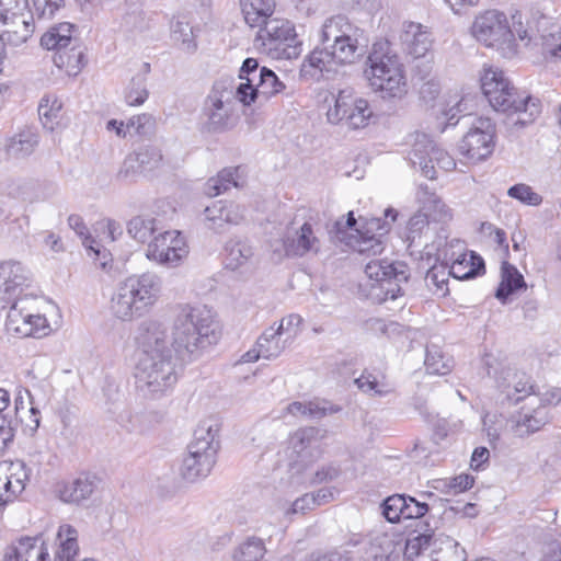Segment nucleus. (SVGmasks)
<instances>
[{
    "mask_svg": "<svg viewBox=\"0 0 561 561\" xmlns=\"http://www.w3.org/2000/svg\"><path fill=\"white\" fill-rule=\"evenodd\" d=\"M136 343L141 352L134 369L137 392L149 399L168 394L179 379L168 328L159 320H145L139 324Z\"/></svg>",
    "mask_w": 561,
    "mask_h": 561,
    "instance_id": "nucleus-1",
    "label": "nucleus"
},
{
    "mask_svg": "<svg viewBox=\"0 0 561 561\" xmlns=\"http://www.w3.org/2000/svg\"><path fill=\"white\" fill-rule=\"evenodd\" d=\"M215 317L205 306L182 305L172 327V344L184 356H198L203 350L218 340Z\"/></svg>",
    "mask_w": 561,
    "mask_h": 561,
    "instance_id": "nucleus-2",
    "label": "nucleus"
},
{
    "mask_svg": "<svg viewBox=\"0 0 561 561\" xmlns=\"http://www.w3.org/2000/svg\"><path fill=\"white\" fill-rule=\"evenodd\" d=\"M365 71L370 89L382 100H402L409 91L404 65L389 51L387 37L373 43Z\"/></svg>",
    "mask_w": 561,
    "mask_h": 561,
    "instance_id": "nucleus-3",
    "label": "nucleus"
},
{
    "mask_svg": "<svg viewBox=\"0 0 561 561\" xmlns=\"http://www.w3.org/2000/svg\"><path fill=\"white\" fill-rule=\"evenodd\" d=\"M218 430L211 421H203L194 432V438L187 447V455L180 467V476L187 482L206 478L216 463L219 448Z\"/></svg>",
    "mask_w": 561,
    "mask_h": 561,
    "instance_id": "nucleus-4",
    "label": "nucleus"
},
{
    "mask_svg": "<svg viewBox=\"0 0 561 561\" xmlns=\"http://www.w3.org/2000/svg\"><path fill=\"white\" fill-rule=\"evenodd\" d=\"M242 89L225 82H216L205 102L206 125L210 131H226L233 128L239 119L238 103L251 105L250 95Z\"/></svg>",
    "mask_w": 561,
    "mask_h": 561,
    "instance_id": "nucleus-5",
    "label": "nucleus"
},
{
    "mask_svg": "<svg viewBox=\"0 0 561 561\" xmlns=\"http://www.w3.org/2000/svg\"><path fill=\"white\" fill-rule=\"evenodd\" d=\"M480 81L483 94L495 111L513 114L528 110L530 96L518 92L502 70L484 68Z\"/></svg>",
    "mask_w": 561,
    "mask_h": 561,
    "instance_id": "nucleus-6",
    "label": "nucleus"
},
{
    "mask_svg": "<svg viewBox=\"0 0 561 561\" xmlns=\"http://www.w3.org/2000/svg\"><path fill=\"white\" fill-rule=\"evenodd\" d=\"M41 301L42 297L33 299L32 302L26 299L9 302L11 306L5 319L8 334L15 337L47 336L51 328L46 317L39 312Z\"/></svg>",
    "mask_w": 561,
    "mask_h": 561,
    "instance_id": "nucleus-7",
    "label": "nucleus"
},
{
    "mask_svg": "<svg viewBox=\"0 0 561 561\" xmlns=\"http://www.w3.org/2000/svg\"><path fill=\"white\" fill-rule=\"evenodd\" d=\"M334 103L328 108L329 123L342 124L350 129H360L369 125L374 112L369 102L358 96L353 89L345 88L333 96Z\"/></svg>",
    "mask_w": 561,
    "mask_h": 561,
    "instance_id": "nucleus-8",
    "label": "nucleus"
},
{
    "mask_svg": "<svg viewBox=\"0 0 561 561\" xmlns=\"http://www.w3.org/2000/svg\"><path fill=\"white\" fill-rule=\"evenodd\" d=\"M41 298L38 287L34 284L32 273L19 261L0 263V300L9 304L15 300Z\"/></svg>",
    "mask_w": 561,
    "mask_h": 561,
    "instance_id": "nucleus-9",
    "label": "nucleus"
},
{
    "mask_svg": "<svg viewBox=\"0 0 561 561\" xmlns=\"http://www.w3.org/2000/svg\"><path fill=\"white\" fill-rule=\"evenodd\" d=\"M488 376L494 377L497 387L506 394V398L518 403L522 400L529 401L534 392V385L526 375L517 374L492 353H485L482 358Z\"/></svg>",
    "mask_w": 561,
    "mask_h": 561,
    "instance_id": "nucleus-10",
    "label": "nucleus"
},
{
    "mask_svg": "<svg viewBox=\"0 0 561 561\" xmlns=\"http://www.w3.org/2000/svg\"><path fill=\"white\" fill-rule=\"evenodd\" d=\"M190 252L186 238L179 230H164L148 243L145 256L160 266L173 268L182 264Z\"/></svg>",
    "mask_w": 561,
    "mask_h": 561,
    "instance_id": "nucleus-11",
    "label": "nucleus"
},
{
    "mask_svg": "<svg viewBox=\"0 0 561 561\" xmlns=\"http://www.w3.org/2000/svg\"><path fill=\"white\" fill-rule=\"evenodd\" d=\"M397 218V211L392 208L385 210V219L373 217L366 219L360 229H355L348 244L358 253L375 256L385 250V237L390 230V225Z\"/></svg>",
    "mask_w": 561,
    "mask_h": 561,
    "instance_id": "nucleus-12",
    "label": "nucleus"
},
{
    "mask_svg": "<svg viewBox=\"0 0 561 561\" xmlns=\"http://www.w3.org/2000/svg\"><path fill=\"white\" fill-rule=\"evenodd\" d=\"M409 161L431 180L436 178L435 164L444 171H453L456 168L455 159L424 134L416 137L409 152Z\"/></svg>",
    "mask_w": 561,
    "mask_h": 561,
    "instance_id": "nucleus-13",
    "label": "nucleus"
},
{
    "mask_svg": "<svg viewBox=\"0 0 561 561\" xmlns=\"http://www.w3.org/2000/svg\"><path fill=\"white\" fill-rule=\"evenodd\" d=\"M494 137L495 126L492 121L486 117H477L461 139L459 151L471 161H482L493 152Z\"/></svg>",
    "mask_w": 561,
    "mask_h": 561,
    "instance_id": "nucleus-14",
    "label": "nucleus"
},
{
    "mask_svg": "<svg viewBox=\"0 0 561 561\" xmlns=\"http://www.w3.org/2000/svg\"><path fill=\"white\" fill-rule=\"evenodd\" d=\"M365 274L383 293L382 301L396 300L402 295L399 282L407 280L408 276L402 264H394L387 260H371L365 265Z\"/></svg>",
    "mask_w": 561,
    "mask_h": 561,
    "instance_id": "nucleus-15",
    "label": "nucleus"
},
{
    "mask_svg": "<svg viewBox=\"0 0 561 561\" xmlns=\"http://www.w3.org/2000/svg\"><path fill=\"white\" fill-rule=\"evenodd\" d=\"M320 229L310 221H294L283 236V247L287 255L302 257L308 253H318L321 249Z\"/></svg>",
    "mask_w": 561,
    "mask_h": 561,
    "instance_id": "nucleus-16",
    "label": "nucleus"
},
{
    "mask_svg": "<svg viewBox=\"0 0 561 561\" xmlns=\"http://www.w3.org/2000/svg\"><path fill=\"white\" fill-rule=\"evenodd\" d=\"M31 469L22 460L0 462V512L25 490Z\"/></svg>",
    "mask_w": 561,
    "mask_h": 561,
    "instance_id": "nucleus-17",
    "label": "nucleus"
},
{
    "mask_svg": "<svg viewBox=\"0 0 561 561\" xmlns=\"http://www.w3.org/2000/svg\"><path fill=\"white\" fill-rule=\"evenodd\" d=\"M117 285L151 309L160 297L162 280L156 273L145 272L130 275Z\"/></svg>",
    "mask_w": 561,
    "mask_h": 561,
    "instance_id": "nucleus-18",
    "label": "nucleus"
},
{
    "mask_svg": "<svg viewBox=\"0 0 561 561\" xmlns=\"http://www.w3.org/2000/svg\"><path fill=\"white\" fill-rule=\"evenodd\" d=\"M27 0H0V24L4 26L0 30V35H15L20 32H33L30 28L33 21L28 12Z\"/></svg>",
    "mask_w": 561,
    "mask_h": 561,
    "instance_id": "nucleus-19",
    "label": "nucleus"
},
{
    "mask_svg": "<svg viewBox=\"0 0 561 561\" xmlns=\"http://www.w3.org/2000/svg\"><path fill=\"white\" fill-rule=\"evenodd\" d=\"M324 433L313 426L302 427L293 433L288 439L289 448L296 455V461L308 465L319 455V444Z\"/></svg>",
    "mask_w": 561,
    "mask_h": 561,
    "instance_id": "nucleus-20",
    "label": "nucleus"
},
{
    "mask_svg": "<svg viewBox=\"0 0 561 561\" xmlns=\"http://www.w3.org/2000/svg\"><path fill=\"white\" fill-rule=\"evenodd\" d=\"M530 398L514 416L515 432L518 436H528L540 431L550 421L549 410Z\"/></svg>",
    "mask_w": 561,
    "mask_h": 561,
    "instance_id": "nucleus-21",
    "label": "nucleus"
},
{
    "mask_svg": "<svg viewBox=\"0 0 561 561\" xmlns=\"http://www.w3.org/2000/svg\"><path fill=\"white\" fill-rule=\"evenodd\" d=\"M99 479L95 474L80 473L71 481H62L56 485L57 497L67 504H81L90 499L98 486Z\"/></svg>",
    "mask_w": 561,
    "mask_h": 561,
    "instance_id": "nucleus-22",
    "label": "nucleus"
},
{
    "mask_svg": "<svg viewBox=\"0 0 561 561\" xmlns=\"http://www.w3.org/2000/svg\"><path fill=\"white\" fill-rule=\"evenodd\" d=\"M39 144V135L34 127L25 126L5 139L4 153L10 160H24L34 153Z\"/></svg>",
    "mask_w": 561,
    "mask_h": 561,
    "instance_id": "nucleus-23",
    "label": "nucleus"
},
{
    "mask_svg": "<svg viewBox=\"0 0 561 561\" xmlns=\"http://www.w3.org/2000/svg\"><path fill=\"white\" fill-rule=\"evenodd\" d=\"M432 522L423 520L424 529H415L403 542H397L399 550H403L407 561H415L433 547L434 533L437 528L435 519Z\"/></svg>",
    "mask_w": 561,
    "mask_h": 561,
    "instance_id": "nucleus-24",
    "label": "nucleus"
},
{
    "mask_svg": "<svg viewBox=\"0 0 561 561\" xmlns=\"http://www.w3.org/2000/svg\"><path fill=\"white\" fill-rule=\"evenodd\" d=\"M362 38L365 43H359L358 37H322V45L330 48L335 61L354 62L367 51V37Z\"/></svg>",
    "mask_w": 561,
    "mask_h": 561,
    "instance_id": "nucleus-25",
    "label": "nucleus"
},
{
    "mask_svg": "<svg viewBox=\"0 0 561 561\" xmlns=\"http://www.w3.org/2000/svg\"><path fill=\"white\" fill-rule=\"evenodd\" d=\"M149 310L138 299L116 285L110 299V311L115 319L129 322L142 317Z\"/></svg>",
    "mask_w": 561,
    "mask_h": 561,
    "instance_id": "nucleus-26",
    "label": "nucleus"
},
{
    "mask_svg": "<svg viewBox=\"0 0 561 561\" xmlns=\"http://www.w3.org/2000/svg\"><path fill=\"white\" fill-rule=\"evenodd\" d=\"M162 161L160 149L151 146L139 148L126 157L122 172L129 174L144 173L154 170Z\"/></svg>",
    "mask_w": 561,
    "mask_h": 561,
    "instance_id": "nucleus-27",
    "label": "nucleus"
},
{
    "mask_svg": "<svg viewBox=\"0 0 561 561\" xmlns=\"http://www.w3.org/2000/svg\"><path fill=\"white\" fill-rule=\"evenodd\" d=\"M78 530L69 525L62 524L59 526L56 535V549L54 559L51 561H78L79 557V542ZM94 561V560H84Z\"/></svg>",
    "mask_w": 561,
    "mask_h": 561,
    "instance_id": "nucleus-28",
    "label": "nucleus"
},
{
    "mask_svg": "<svg viewBox=\"0 0 561 561\" xmlns=\"http://www.w3.org/2000/svg\"><path fill=\"white\" fill-rule=\"evenodd\" d=\"M253 255V249L247 241L230 239L225 247V266L231 271H247Z\"/></svg>",
    "mask_w": 561,
    "mask_h": 561,
    "instance_id": "nucleus-29",
    "label": "nucleus"
},
{
    "mask_svg": "<svg viewBox=\"0 0 561 561\" xmlns=\"http://www.w3.org/2000/svg\"><path fill=\"white\" fill-rule=\"evenodd\" d=\"M472 35H507L508 19L499 10H486L472 24Z\"/></svg>",
    "mask_w": 561,
    "mask_h": 561,
    "instance_id": "nucleus-30",
    "label": "nucleus"
},
{
    "mask_svg": "<svg viewBox=\"0 0 561 561\" xmlns=\"http://www.w3.org/2000/svg\"><path fill=\"white\" fill-rule=\"evenodd\" d=\"M240 4L245 23L252 28H259L255 35H262L261 26L267 18L272 16L275 8V1L240 0Z\"/></svg>",
    "mask_w": 561,
    "mask_h": 561,
    "instance_id": "nucleus-31",
    "label": "nucleus"
},
{
    "mask_svg": "<svg viewBox=\"0 0 561 561\" xmlns=\"http://www.w3.org/2000/svg\"><path fill=\"white\" fill-rule=\"evenodd\" d=\"M283 325L267 328L256 340V346L261 351L262 358H277L286 348V341L282 340Z\"/></svg>",
    "mask_w": 561,
    "mask_h": 561,
    "instance_id": "nucleus-32",
    "label": "nucleus"
},
{
    "mask_svg": "<svg viewBox=\"0 0 561 561\" xmlns=\"http://www.w3.org/2000/svg\"><path fill=\"white\" fill-rule=\"evenodd\" d=\"M285 83L278 79L273 70L262 67L259 79L255 84L252 85L254 94L250 95L252 99L251 104L259 99H263L265 101L268 98L279 94L285 90Z\"/></svg>",
    "mask_w": 561,
    "mask_h": 561,
    "instance_id": "nucleus-33",
    "label": "nucleus"
},
{
    "mask_svg": "<svg viewBox=\"0 0 561 561\" xmlns=\"http://www.w3.org/2000/svg\"><path fill=\"white\" fill-rule=\"evenodd\" d=\"M417 198L423 204V210L428 215V218L438 222L451 220V209L438 196L430 193L427 187L420 186Z\"/></svg>",
    "mask_w": 561,
    "mask_h": 561,
    "instance_id": "nucleus-34",
    "label": "nucleus"
},
{
    "mask_svg": "<svg viewBox=\"0 0 561 561\" xmlns=\"http://www.w3.org/2000/svg\"><path fill=\"white\" fill-rule=\"evenodd\" d=\"M158 232V220L151 216H135L127 222V233L139 243H148Z\"/></svg>",
    "mask_w": 561,
    "mask_h": 561,
    "instance_id": "nucleus-35",
    "label": "nucleus"
},
{
    "mask_svg": "<svg viewBox=\"0 0 561 561\" xmlns=\"http://www.w3.org/2000/svg\"><path fill=\"white\" fill-rule=\"evenodd\" d=\"M484 270L482 257L473 251H467L449 266V274L456 279H470L478 276Z\"/></svg>",
    "mask_w": 561,
    "mask_h": 561,
    "instance_id": "nucleus-36",
    "label": "nucleus"
},
{
    "mask_svg": "<svg viewBox=\"0 0 561 561\" xmlns=\"http://www.w3.org/2000/svg\"><path fill=\"white\" fill-rule=\"evenodd\" d=\"M77 39L78 37H72L71 44L54 56V62L58 68H66L68 72L75 75L84 66V53Z\"/></svg>",
    "mask_w": 561,
    "mask_h": 561,
    "instance_id": "nucleus-37",
    "label": "nucleus"
},
{
    "mask_svg": "<svg viewBox=\"0 0 561 561\" xmlns=\"http://www.w3.org/2000/svg\"><path fill=\"white\" fill-rule=\"evenodd\" d=\"M501 277L502 279L496 289L495 297L502 302H505L507 297L515 290L526 287L523 275L514 265L507 262H503L502 264Z\"/></svg>",
    "mask_w": 561,
    "mask_h": 561,
    "instance_id": "nucleus-38",
    "label": "nucleus"
},
{
    "mask_svg": "<svg viewBox=\"0 0 561 561\" xmlns=\"http://www.w3.org/2000/svg\"><path fill=\"white\" fill-rule=\"evenodd\" d=\"M287 413L294 416H308L311 419H320L328 414H333L340 411V408L330 404L325 401H308L299 402L295 401L287 405Z\"/></svg>",
    "mask_w": 561,
    "mask_h": 561,
    "instance_id": "nucleus-39",
    "label": "nucleus"
},
{
    "mask_svg": "<svg viewBox=\"0 0 561 561\" xmlns=\"http://www.w3.org/2000/svg\"><path fill=\"white\" fill-rule=\"evenodd\" d=\"M240 167L222 169L216 176L206 182L205 193L213 197L225 193L232 186L238 187L240 185Z\"/></svg>",
    "mask_w": 561,
    "mask_h": 561,
    "instance_id": "nucleus-40",
    "label": "nucleus"
},
{
    "mask_svg": "<svg viewBox=\"0 0 561 561\" xmlns=\"http://www.w3.org/2000/svg\"><path fill=\"white\" fill-rule=\"evenodd\" d=\"M263 44L268 46L272 56L277 59H294L302 51L299 37H264Z\"/></svg>",
    "mask_w": 561,
    "mask_h": 561,
    "instance_id": "nucleus-41",
    "label": "nucleus"
},
{
    "mask_svg": "<svg viewBox=\"0 0 561 561\" xmlns=\"http://www.w3.org/2000/svg\"><path fill=\"white\" fill-rule=\"evenodd\" d=\"M68 225L71 229H73L82 239V244L84 245L87 253L90 257H100V266L105 268L110 262L108 253L105 250H101L99 247H95L96 242L91 237L87 234L88 229L82 220V218L78 215H70L68 217Z\"/></svg>",
    "mask_w": 561,
    "mask_h": 561,
    "instance_id": "nucleus-42",
    "label": "nucleus"
},
{
    "mask_svg": "<svg viewBox=\"0 0 561 561\" xmlns=\"http://www.w3.org/2000/svg\"><path fill=\"white\" fill-rule=\"evenodd\" d=\"M355 383L358 389L369 396L383 397L392 391V386L385 375H375L367 370L355 379Z\"/></svg>",
    "mask_w": 561,
    "mask_h": 561,
    "instance_id": "nucleus-43",
    "label": "nucleus"
},
{
    "mask_svg": "<svg viewBox=\"0 0 561 561\" xmlns=\"http://www.w3.org/2000/svg\"><path fill=\"white\" fill-rule=\"evenodd\" d=\"M61 101L55 95H45L38 105V115L42 124L49 130H55L61 118Z\"/></svg>",
    "mask_w": 561,
    "mask_h": 561,
    "instance_id": "nucleus-44",
    "label": "nucleus"
},
{
    "mask_svg": "<svg viewBox=\"0 0 561 561\" xmlns=\"http://www.w3.org/2000/svg\"><path fill=\"white\" fill-rule=\"evenodd\" d=\"M316 47L308 57V60L302 64L301 73L304 77L314 78L322 73L324 70H329V65L334 60L330 48Z\"/></svg>",
    "mask_w": 561,
    "mask_h": 561,
    "instance_id": "nucleus-45",
    "label": "nucleus"
},
{
    "mask_svg": "<svg viewBox=\"0 0 561 561\" xmlns=\"http://www.w3.org/2000/svg\"><path fill=\"white\" fill-rule=\"evenodd\" d=\"M425 368L432 375H446L453 368V359L444 354L438 345L426 346Z\"/></svg>",
    "mask_w": 561,
    "mask_h": 561,
    "instance_id": "nucleus-46",
    "label": "nucleus"
},
{
    "mask_svg": "<svg viewBox=\"0 0 561 561\" xmlns=\"http://www.w3.org/2000/svg\"><path fill=\"white\" fill-rule=\"evenodd\" d=\"M433 552L438 556V561H465V550L448 536L434 538Z\"/></svg>",
    "mask_w": 561,
    "mask_h": 561,
    "instance_id": "nucleus-47",
    "label": "nucleus"
},
{
    "mask_svg": "<svg viewBox=\"0 0 561 561\" xmlns=\"http://www.w3.org/2000/svg\"><path fill=\"white\" fill-rule=\"evenodd\" d=\"M22 557L26 561H51L48 548L41 538L21 537L18 539Z\"/></svg>",
    "mask_w": 561,
    "mask_h": 561,
    "instance_id": "nucleus-48",
    "label": "nucleus"
},
{
    "mask_svg": "<svg viewBox=\"0 0 561 561\" xmlns=\"http://www.w3.org/2000/svg\"><path fill=\"white\" fill-rule=\"evenodd\" d=\"M405 501L404 494H393L388 496L380 504L381 515L391 524L399 523L403 519Z\"/></svg>",
    "mask_w": 561,
    "mask_h": 561,
    "instance_id": "nucleus-49",
    "label": "nucleus"
},
{
    "mask_svg": "<svg viewBox=\"0 0 561 561\" xmlns=\"http://www.w3.org/2000/svg\"><path fill=\"white\" fill-rule=\"evenodd\" d=\"M531 35H561V24L538 10L530 12Z\"/></svg>",
    "mask_w": 561,
    "mask_h": 561,
    "instance_id": "nucleus-50",
    "label": "nucleus"
},
{
    "mask_svg": "<svg viewBox=\"0 0 561 561\" xmlns=\"http://www.w3.org/2000/svg\"><path fill=\"white\" fill-rule=\"evenodd\" d=\"M449 268L446 266H433L425 276L426 286L438 296H445L448 293Z\"/></svg>",
    "mask_w": 561,
    "mask_h": 561,
    "instance_id": "nucleus-51",
    "label": "nucleus"
},
{
    "mask_svg": "<svg viewBox=\"0 0 561 561\" xmlns=\"http://www.w3.org/2000/svg\"><path fill=\"white\" fill-rule=\"evenodd\" d=\"M405 507L403 519H414L415 520V529H424L423 520L431 522V516L428 513V505L424 502L416 501L412 496H405Z\"/></svg>",
    "mask_w": 561,
    "mask_h": 561,
    "instance_id": "nucleus-52",
    "label": "nucleus"
},
{
    "mask_svg": "<svg viewBox=\"0 0 561 561\" xmlns=\"http://www.w3.org/2000/svg\"><path fill=\"white\" fill-rule=\"evenodd\" d=\"M265 553L264 543L259 538H250L239 546L233 554L236 561H259Z\"/></svg>",
    "mask_w": 561,
    "mask_h": 561,
    "instance_id": "nucleus-53",
    "label": "nucleus"
},
{
    "mask_svg": "<svg viewBox=\"0 0 561 561\" xmlns=\"http://www.w3.org/2000/svg\"><path fill=\"white\" fill-rule=\"evenodd\" d=\"M468 250L466 249L465 242L459 239H451L447 241L444 247L437 249V260L443 262L442 266H449L454 262H458L459 257L465 254Z\"/></svg>",
    "mask_w": 561,
    "mask_h": 561,
    "instance_id": "nucleus-54",
    "label": "nucleus"
},
{
    "mask_svg": "<svg viewBox=\"0 0 561 561\" xmlns=\"http://www.w3.org/2000/svg\"><path fill=\"white\" fill-rule=\"evenodd\" d=\"M149 92L146 85V77L137 76L134 77L126 88L125 102L129 106H138L145 103L148 99Z\"/></svg>",
    "mask_w": 561,
    "mask_h": 561,
    "instance_id": "nucleus-55",
    "label": "nucleus"
},
{
    "mask_svg": "<svg viewBox=\"0 0 561 561\" xmlns=\"http://www.w3.org/2000/svg\"><path fill=\"white\" fill-rule=\"evenodd\" d=\"M325 499V493L323 491H319L317 494L306 493L301 497L295 500L291 505L286 510L285 514L287 516L294 514H305L308 511L314 510L317 506L323 503Z\"/></svg>",
    "mask_w": 561,
    "mask_h": 561,
    "instance_id": "nucleus-56",
    "label": "nucleus"
},
{
    "mask_svg": "<svg viewBox=\"0 0 561 561\" xmlns=\"http://www.w3.org/2000/svg\"><path fill=\"white\" fill-rule=\"evenodd\" d=\"M261 75V68L259 62L254 58H247L240 69L239 78L242 80L234 89H242L243 91L253 92L252 85L255 84L259 76ZM252 93L251 95H253Z\"/></svg>",
    "mask_w": 561,
    "mask_h": 561,
    "instance_id": "nucleus-57",
    "label": "nucleus"
},
{
    "mask_svg": "<svg viewBox=\"0 0 561 561\" xmlns=\"http://www.w3.org/2000/svg\"><path fill=\"white\" fill-rule=\"evenodd\" d=\"M355 30L346 15L336 14L324 21L322 35H351Z\"/></svg>",
    "mask_w": 561,
    "mask_h": 561,
    "instance_id": "nucleus-58",
    "label": "nucleus"
},
{
    "mask_svg": "<svg viewBox=\"0 0 561 561\" xmlns=\"http://www.w3.org/2000/svg\"><path fill=\"white\" fill-rule=\"evenodd\" d=\"M483 45L495 48L504 58H512L518 51L516 37H483Z\"/></svg>",
    "mask_w": 561,
    "mask_h": 561,
    "instance_id": "nucleus-59",
    "label": "nucleus"
},
{
    "mask_svg": "<svg viewBox=\"0 0 561 561\" xmlns=\"http://www.w3.org/2000/svg\"><path fill=\"white\" fill-rule=\"evenodd\" d=\"M507 195L523 204L538 206L542 203V197L536 193L529 185L519 183L511 186Z\"/></svg>",
    "mask_w": 561,
    "mask_h": 561,
    "instance_id": "nucleus-60",
    "label": "nucleus"
},
{
    "mask_svg": "<svg viewBox=\"0 0 561 561\" xmlns=\"http://www.w3.org/2000/svg\"><path fill=\"white\" fill-rule=\"evenodd\" d=\"M206 220L209 222L208 227L217 232L225 230L229 225L225 219V201L214 202L205 209Z\"/></svg>",
    "mask_w": 561,
    "mask_h": 561,
    "instance_id": "nucleus-61",
    "label": "nucleus"
},
{
    "mask_svg": "<svg viewBox=\"0 0 561 561\" xmlns=\"http://www.w3.org/2000/svg\"><path fill=\"white\" fill-rule=\"evenodd\" d=\"M407 230V240L412 245L428 230V215L423 211L414 214L408 222Z\"/></svg>",
    "mask_w": 561,
    "mask_h": 561,
    "instance_id": "nucleus-62",
    "label": "nucleus"
},
{
    "mask_svg": "<svg viewBox=\"0 0 561 561\" xmlns=\"http://www.w3.org/2000/svg\"><path fill=\"white\" fill-rule=\"evenodd\" d=\"M42 185L37 182L24 181L16 186L15 191L10 192V194L22 201L34 203L46 198L45 195L39 194Z\"/></svg>",
    "mask_w": 561,
    "mask_h": 561,
    "instance_id": "nucleus-63",
    "label": "nucleus"
},
{
    "mask_svg": "<svg viewBox=\"0 0 561 561\" xmlns=\"http://www.w3.org/2000/svg\"><path fill=\"white\" fill-rule=\"evenodd\" d=\"M262 35H297L289 21L267 18L261 26Z\"/></svg>",
    "mask_w": 561,
    "mask_h": 561,
    "instance_id": "nucleus-64",
    "label": "nucleus"
}]
</instances>
